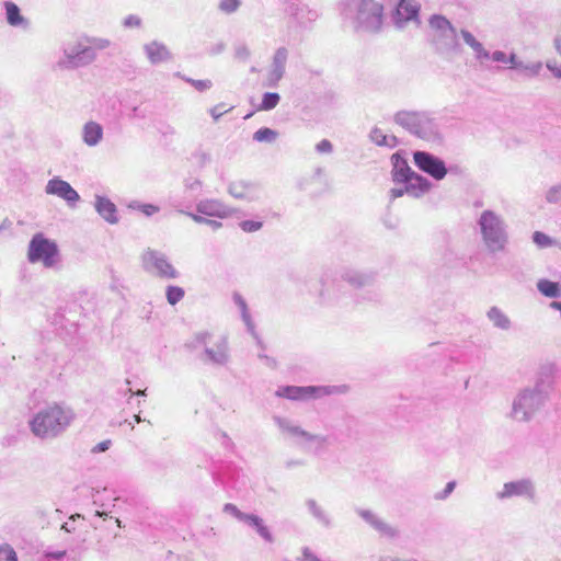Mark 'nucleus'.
Returning a JSON list of instances; mask_svg holds the SVG:
<instances>
[{
  "mask_svg": "<svg viewBox=\"0 0 561 561\" xmlns=\"http://www.w3.org/2000/svg\"><path fill=\"white\" fill-rule=\"evenodd\" d=\"M73 415L58 404L39 411L31 421V431L37 437L56 436L65 431L72 422Z\"/></svg>",
  "mask_w": 561,
  "mask_h": 561,
  "instance_id": "1",
  "label": "nucleus"
},
{
  "mask_svg": "<svg viewBox=\"0 0 561 561\" xmlns=\"http://www.w3.org/2000/svg\"><path fill=\"white\" fill-rule=\"evenodd\" d=\"M27 257L32 263L42 262L46 267H51L58 257L57 244L36 233L30 242Z\"/></svg>",
  "mask_w": 561,
  "mask_h": 561,
  "instance_id": "2",
  "label": "nucleus"
},
{
  "mask_svg": "<svg viewBox=\"0 0 561 561\" xmlns=\"http://www.w3.org/2000/svg\"><path fill=\"white\" fill-rule=\"evenodd\" d=\"M481 231L488 247L492 250L503 248L504 236L497 216L492 211H484L480 219Z\"/></svg>",
  "mask_w": 561,
  "mask_h": 561,
  "instance_id": "3",
  "label": "nucleus"
},
{
  "mask_svg": "<svg viewBox=\"0 0 561 561\" xmlns=\"http://www.w3.org/2000/svg\"><path fill=\"white\" fill-rule=\"evenodd\" d=\"M334 388L316 386H286L276 391V396L289 400L302 401L311 398H320L333 393Z\"/></svg>",
  "mask_w": 561,
  "mask_h": 561,
  "instance_id": "4",
  "label": "nucleus"
},
{
  "mask_svg": "<svg viewBox=\"0 0 561 561\" xmlns=\"http://www.w3.org/2000/svg\"><path fill=\"white\" fill-rule=\"evenodd\" d=\"M414 163L424 172L428 173L436 180H442L446 173V167L445 163L439 160L438 158H435L434 156L424 152V151H416L413 154Z\"/></svg>",
  "mask_w": 561,
  "mask_h": 561,
  "instance_id": "5",
  "label": "nucleus"
},
{
  "mask_svg": "<svg viewBox=\"0 0 561 561\" xmlns=\"http://www.w3.org/2000/svg\"><path fill=\"white\" fill-rule=\"evenodd\" d=\"M46 193L56 195L68 203H75L79 199V194L71 187V185L60 179H51L46 185Z\"/></svg>",
  "mask_w": 561,
  "mask_h": 561,
  "instance_id": "6",
  "label": "nucleus"
},
{
  "mask_svg": "<svg viewBox=\"0 0 561 561\" xmlns=\"http://www.w3.org/2000/svg\"><path fill=\"white\" fill-rule=\"evenodd\" d=\"M392 160H396L392 173L393 181L405 184L415 172L411 170L408 163L402 160L398 153L392 154Z\"/></svg>",
  "mask_w": 561,
  "mask_h": 561,
  "instance_id": "7",
  "label": "nucleus"
},
{
  "mask_svg": "<svg viewBox=\"0 0 561 561\" xmlns=\"http://www.w3.org/2000/svg\"><path fill=\"white\" fill-rule=\"evenodd\" d=\"M145 50L149 60L152 64H160L167 61L170 58V51L168 48L158 42H151L145 46Z\"/></svg>",
  "mask_w": 561,
  "mask_h": 561,
  "instance_id": "8",
  "label": "nucleus"
},
{
  "mask_svg": "<svg viewBox=\"0 0 561 561\" xmlns=\"http://www.w3.org/2000/svg\"><path fill=\"white\" fill-rule=\"evenodd\" d=\"M430 188V183L423 176L414 173L410 181L405 183V194L419 197Z\"/></svg>",
  "mask_w": 561,
  "mask_h": 561,
  "instance_id": "9",
  "label": "nucleus"
},
{
  "mask_svg": "<svg viewBox=\"0 0 561 561\" xmlns=\"http://www.w3.org/2000/svg\"><path fill=\"white\" fill-rule=\"evenodd\" d=\"M95 207L98 213L108 222L115 224L117 222L116 216V207L115 205L107 198L99 197L95 203Z\"/></svg>",
  "mask_w": 561,
  "mask_h": 561,
  "instance_id": "10",
  "label": "nucleus"
},
{
  "mask_svg": "<svg viewBox=\"0 0 561 561\" xmlns=\"http://www.w3.org/2000/svg\"><path fill=\"white\" fill-rule=\"evenodd\" d=\"M102 135V127L98 123L90 122L85 124L83 128V139L85 144H88L89 146L96 145L101 140Z\"/></svg>",
  "mask_w": 561,
  "mask_h": 561,
  "instance_id": "11",
  "label": "nucleus"
},
{
  "mask_svg": "<svg viewBox=\"0 0 561 561\" xmlns=\"http://www.w3.org/2000/svg\"><path fill=\"white\" fill-rule=\"evenodd\" d=\"M430 27L435 32L445 33L449 31L453 35L456 34V30L450 22L443 15H433L428 21Z\"/></svg>",
  "mask_w": 561,
  "mask_h": 561,
  "instance_id": "12",
  "label": "nucleus"
},
{
  "mask_svg": "<svg viewBox=\"0 0 561 561\" xmlns=\"http://www.w3.org/2000/svg\"><path fill=\"white\" fill-rule=\"evenodd\" d=\"M397 13L403 20H411L417 15L419 7L408 0H399Z\"/></svg>",
  "mask_w": 561,
  "mask_h": 561,
  "instance_id": "13",
  "label": "nucleus"
},
{
  "mask_svg": "<svg viewBox=\"0 0 561 561\" xmlns=\"http://www.w3.org/2000/svg\"><path fill=\"white\" fill-rule=\"evenodd\" d=\"M539 291L547 297L561 296V285L559 283L542 279L538 283Z\"/></svg>",
  "mask_w": 561,
  "mask_h": 561,
  "instance_id": "14",
  "label": "nucleus"
},
{
  "mask_svg": "<svg viewBox=\"0 0 561 561\" xmlns=\"http://www.w3.org/2000/svg\"><path fill=\"white\" fill-rule=\"evenodd\" d=\"M5 12L8 23L12 26H16L23 23V16L20 13L19 7L13 2H5Z\"/></svg>",
  "mask_w": 561,
  "mask_h": 561,
  "instance_id": "15",
  "label": "nucleus"
},
{
  "mask_svg": "<svg viewBox=\"0 0 561 561\" xmlns=\"http://www.w3.org/2000/svg\"><path fill=\"white\" fill-rule=\"evenodd\" d=\"M154 268L161 277L174 278L176 277V271L174 267L163 259H159L154 262Z\"/></svg>",
  "mask_w": 561,
  "mask_h": 561,
  "instance_id": "16",
  "label": "nucleus"
},
{
  "mask_svg": "<svg viewBox=\"0 0 561 561\" xmlns=\"http://www.w3.org/2000/svg\"><path fill=\"white\" fill-rule=\"evenodd\" d=\"M251 187L243 181H236L230 184L229 192L237 198H244L249 195Z\"/></svg>",
  "mask_w": 561,
  "mask_h": 561,
  "instance_id": "17",
  "label": "nucleus"
},
{
  "mask_svg": "<svg viewBox=\"0 0 561 561\" xmlns=\"http://www.w3.org/2000/svg\"><path fill=\"white\" fill-rule=\"evenodd\" d=\"M529 490V485L525 482L506 483L504 485L503 496L519 495L526 493Z\"/></svg>",
  "mask_w": 561,
  "mask_h": 561,
  "instance_id": "18",
  "label": "nucleus"
},
{
  "mask_svg": "<svg viewBox=\"0 0 561 561\" xmlns=\"http://www.w3.org/2000/svg\"><path fill=\"white\" fill-rule=\"evenodd\" d=\"M279 95L277 93H265L262 103L257 107L259 111H270L277 106Z\"/></svg>",
  "mask_w": 561,
  "mask_h": 561,
  "instance_id": "19",
  "label": "nucleus"
},
{
  "mask_svg": "<svg viewBox=\"0 0 561 561\" xmlns=\"http://www.w3.org/2000/svg\"><path fill=\"white\" fill-rule=\"evenodd\" d=\"M219 205L216 202L205 201L201 202L197 206V210L207 216H218Z\"/></svg>",
  "mask_w": 561,
  "mask_h": 561,
  "instance_id": "20",
  "label": "nucleus"
},
{
  "mask_svg": "<svg viewBox=\"0 0 561 561\" xmlns=\"http://www.w3.org/2000/svg\"><path fill=\"white\" fill-rule=\"evenodd\" d=\"M276 136H277V133L275 130L267 128V127H263L254 133L253 138H254V140L260 141V142H263V141L271 142V141L275 140Z\"/></svg>",
  "mask_w": 561,
  "mask_h": 561,
  "instance_id": "21",
  "label": "nucleus"
},
{
  "mask_svg": "<svg viewBox=\"0 0 561 561\" xmlns=\"http://www.w3.org/2000/svg\"><path fill=\"white\" fill-rule=\"evenodd\" d=\"M184 297V289L179 286H169L167 288V300L170 305L178 304Z\"/></svg>",
  "mask_w": 561,
  "mask_h": 561,
  "instance_id": "22",
  "label": "nucleus"
},
{
  "mask_svg": "<svg viewBox=\"0 0 561 561\" xmlns=\"http://www.w3.org/2000/svg\"><path fill=\"white\" fill-rule=\"evenodd\" d=\"M242 520H245V522L252 524L253 526H255L257 531L264 538H270V534H268L267 528L265 526H263L262 520L257 516H255V515H247L245 514Z\"/></svg>",
  "mask_w": 561,
  "mask_h": 561,
  "instance_id": "23",
  "label": "nucleus"
},
{
  "mask_svg": "<svg viewBox=\"0 0 561 561\" xmlns=\"http://www.w3.org/2000/svg\"><path fill=\"white\" fill-rule=\"evenodd\" d=\"M0 561H18L16 553L9 545L0 546Z\"/></svg>",
  "mask_w": 561,
  "mask_h": 561,
  "instance_id": "24",
  "label": "nucleus"
},
{
  "mask_svg": "<svg viewBox=\"0 0 561 561\" xmlns=\"http://www.w3.org/2000/svg\"><path fill=\"white\" fill-rule=\"evenodd\" d=\"M461 35L465 42L470 45L473 49L480 51L482 49V45L474 38V36L468 31H461Z\"/></svg>",
  "mask_w": 561,
  "mask_h": 561,
  "instance_id": "25",
  "label": "nucleus"
},
{
  "mask_svg": "<svg viewBox=\"0 0 561 561\" xmlns=\"http://www.w3.org/2000/svg\"><path fill=\"white\" fill-rule=\"evenodd\" d=\"M241 228L245 232H254L261 229L262 222L254 220H244L240 224Z\"/></svg>",
  "mask_w": 561,
  "mask_h": 561,
  "instance_id": "26",
  "label": "nucleus"
},
{
  "mask_svg": "<svg viewBox=\"0 0 561 561\" xmlns=\"http://www.w3.org/2000/svg\"><path fill=\"white\" fill-rule=\"evenodd\" d=\"M415 121H416V116L411 113L402 112L397 115V122L402 125L409 126L410 124H414Z\"/></svg>",
  "mask_w": 561,
  "mask_h": 561,
  "instance_id": "27",
  "label": "nucleus"
},
{
  "mask_svg": "<svg viewBox=\"0 0 561 561\" xmlns=\"http://www.w3.org/2000/svg\"><path fill=\"white\" fill-rule=\"evenodd\" d=\"M187 81L198 91H205V90H208L211 88V81L208 79H204V80L188 79Z\"/></svg>",
  "mask_w": 561,
  "mask_h": 561,
  "instance_id": "28",
  "label": "nucleus"
},
{
  "mask_svg": "<svg viewBox=\"0 0 561 561\" xmlns=\"http://www.w3.org/2000/svg\"><path fill=\"white\" fill-rule=\"evenodd\" d=\"M239 4V0H222L220 9L227 13H231L238 9Z\"/></svg>",
  "mask_w": 561,
  "mask_h": 561,
  "instance_id": "29",
  "label": "nucleus"
},
{
  "mask_svg": "<svg viewBox=\"0 0 561 561\" xmlns=\"http://www.w3.org/2000/svg\"><path fill=\"white\" fill-rule=\"evenodd\" d=\"M534 241L540 247H547L551 243L549 237L539 231L535 232Z\"/></svg>",
  "mask_w": 561,
  "mask_h": 561,
  "instance_id": "30",
  "label": "nucleus"
},
{
  "mask_svg": "<svg viewBox=\"0 0 561 561\" xmlns=\"http://www.w3.org/2000/svg\"><path fill=\"white\" fill-rule=\"evenodd\" d=\"M232 110V106L225 108L224 105H216L210 110V115L215 121H217L222 114Z\"/></svg>",
  "mask_w": 561,
  "mask_h": 561,
  "instance_id": "31",
  "label": "nucleus"
},
{
  "mask_svg": "<svg viewBox=\"0 0 561 561\" xmlns=\"http://www.w3.org/2000/svg\"><path fill=\"white\" fill-rule=\"evenodd\" d=\"M371 10L374 12V18H375L376 24L379 26L381 23L382 7L377 3H371Z\"/></svg>",
  "mask_w": 561,
  "mask_h": 561,
  "instance_id": "32",
  "label": "nucleus"
},
{
  "mask_svg": "<svg viewBox=\"0 0 561 561\" xmlns=\"http://www.w3.org/2000/svg\"><path fill=\"white\" fill-rule=\"evenodd\" d=\"M140 210L147 215V216H151L156 213L159 211V207L158 206H154V205H151V204H145V205H141L140 206Z\"/></svg>",
  "mask_w": 561,
  "mask_h": 561,
  "instance_id": "33",
  "label": "nucleus"
},
{
  "mask_svg": "<svg viewBox=\"0 0 561 561\" xmlns=\"http://www.w3.org/2000/svg\"><path fill=\"white\" fill-rule=\"evenodd\" d=\"M124 24H125L126 26H129V27H137V26H140V24H141V20H140V18H138L137 15H129V16L125 20Z\"/></svg>",
  "mask_w": 561,
  "mask_h": 561,
  "instance_id": "34",
  "label": "nucleus"
},
{
  "mask_svg": "<svg viewBox=\"0 0 561 561\" xmlns=\"http://www.w3.org/2000/svg\"><path fill=\"white\" fill-rule=\"evenodd\" d=\"M317 149L320 152H330L332 150V145L329 140L323 139L317 145Z\"/></svg>",
  "mask_w": 561,
  "mask_h": 561,
  "instance_id": "35",
  "label": "nucleus"
},
{
  "mask_svg": "<svg viewBox=\"0 0 561 561\" xmlns=\"http://www.w3.org/2000/svg\"><path fill=\"white\" fill-rule=\"evenodd\" d=\"M110 445H111V440H104V442H101V443H99L96 446H94V447L92 448V451H93V453H102V451H105V450H107V449H108Z\"/></svg>",
  "mask_w": 561,
  "mask_h": 561,
  "instance_id": "36",
  "label": "nucleus"
},
{
  "mask_svg": "<svg viewBox=\"0 0 561 561\" xmlns=\"http://www.w3.org/2000/svg\"><path fill=\"white\" fill-rule=\"evenodd\" d=\"M190 217L196 221V222H207V224H211L214 225L215 227H220L221 225L217 221H211V220H206L204 219L203 217L198 216V215H194V214H190Z\"/></svg>",
  "mask_w": 561,
  "mask_h": 561,
  "instance_id": "37",
  "label": "nucleus"
},
{
  "mask_svg": "<svg viewBox=\"0 0 561 561\" xmlns=\"http://www.w3.org/2000/svg\"><path fill=\"white\" fill-rule=\"evenodd\" d=\"M226 511H230L239 519H243V517L245 515V514L241 513L234 505H231V504L226 505Z\"/></svg>",
  "mask_w": 561,
  "mask_h": 561,
  "instance_id": "38",
  "label": "nucleus"
},
{
  "mask_svg": "<svg viewBox=\"0 0 561 561\" xmlns=\"http://www.w3.org/2000/svg\"><path fill=\"white\" fill-rule=\"evenodd\" d=\"M547 66L552 71L556 78H561V64H548Z\"/></svg>",
  "mask_w": 561,
  "mask_h": 561,
  "instance_id": "39",
  "label": "nucleus"
},
{
  "mask_svg": "<svg viewBox=\"0 0 561 561\" xmlns=\"http://www.w3.org/2000/svg\"><path fill=\"white\" fill-rule=\"evenodd\" d=\"M404 193H405V187L403 190H401V188H393L390 192V196H391V198L394 199V198L401 197Z\"/></svg>",
  "mask_w": 561,
  "mask_h": 561,
  "instance_id": "40",
  "label": "nucleus"
},
{
  "mask_svg": "<svg viewBox=\"0 0 561 561\" xmlns=\"http://www.w3.org/2000/svg\"><path fill=\"white\" fill-rule=\"evenodd\" d=\"M291 433L293 434H296V435H301L308 439H311L312 438V435H310L309 433L302 431V430H299L298 427H295L291 430Z\"/></svg>",
  "mask_w": 561,
  "mask_h": 561,
  "instance_id": "41",
  "label": "nucleus"
},
{
  "mask_svg": "<svg viewBox=\"0 0 561 561\" xmlns=\"http://www.w3.org/2000/svg\"><path fill=\"white\" fill-rule=\"evenodd\" d=\"M304 557L306 561H319L314 556H312L310 552L305 551Z\"/></svg>",
  "mask_w": 561,
  "mask_h": 561,
  "instance_id": "42",
  "label": "nucleus"
},
{
  "mask_svg": "<svg viewBox=\"0 0 561 561\" xmlns=\"http://www.w3.org/2000/svg\"><path fill=\"white\" fill-rule=\"evenodd\" d=\"M455 488V482H449L447 483L446 488H445V495L449 494L453 492Z\"/></svg>",
  "mask_w": 561,
  "mask_h": 561,
  "instance_id": "43",
  "label": "nucleus"
},
{
  "mask_svg": "<svg viewBox=\"0 0 561 561\" xmlns=\"http://www.w3.org/2000/svg\"><path fill=\"white\" fill-rule=\"evenodd\" d=\"M556 47H557L558 51L561 54V33L559 34V36L556 39Z\"/></svg>",
  "mask_w": 561,
  "mask_h": 561,
  "instance_id": "44",
  "label": "nucleus"
},
{
  "mask_svg": "<svg viewBox=\"0 0 561 561\" xmlns=\"http://www.w3.org/2000/svg\"><path fill=\"white\" fill-rule=\"evenodd\" d=\"M65 554H66L65 551H60V552H57V553H48L47 557L61 558Z\"/></svg>",
  "mask_w": 561,
  "mask_h": 561,
  "instance_id": "45",
  "label": "nucleus"
}]
</instances>
